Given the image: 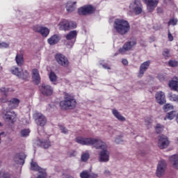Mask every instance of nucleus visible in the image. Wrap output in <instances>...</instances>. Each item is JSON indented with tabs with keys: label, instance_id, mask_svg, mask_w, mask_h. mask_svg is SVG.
<instances>
[{
	"label": "nucleus",
	"instance_id": "36",
	"mask_svg": "<svg viewBox=\"0 0 178 178\" xmlns=\"http://www.w3.org/2000/svg\"><path fill=\"white\" fill-rule=\"evenodd\" d=\"M163 129H165V127L161 124H157L155 127V130L158 134L162 133V131H163Z\"/></svg>",
	"mask_w": 178,
	"mask_h": 178
},
{
	"label": "nucleus",
	"instance_id": "43",
	"mask_svg": "<svg viewBox=\"0 0 178 178\" xmlns=\"http://www.w3.org/2000/svg\"><path fill=\"white\" fill-rule=\"evenodd\" d=\"M163 111H165V112H168V111H170V109H173V106H172V104H167L163 106Z\"/></svg>",
	"mask_w": 178,
	"mask_h": 178
},
{
	"label": "nucleus",
	"instance_id": "2",
	"mask_svg": "<svg viewBox=\"0 0 178 178\" xmlns=\"http://www.w3.org/2000/svg\"><path fill=\"white\" fill-rule=\"evenodd\" d=\"M113 29L120 35H126L130 31V24L127 20L116 19L113 23Z\"/></svg>",
	"mask_w": 178,
	"mask_h": 178
},
{
	"label": "nucleus",
	"instance_id": "28",
	"mask_svg": "<svg viewBox=\"0 0 178 178\" xmlns=\"http://www.w3.org/2000/svg\"><path fill=\"white\" fill-rule=\"evenodd\" d=\"M9 91V89L6 88H1L0 89V92H1V95H3V97L1 99V102L5 103L8 102V92Z\"/></svg>",
	"mask_w": 178,
	"mask_h": 178
},
{
	"label": "nucleus",
	"instance_id": "32",
	"mask_svg": "<svg viewBox=\"0 0 178 178\" xmlns=\"http://www.w3.org/2000/svg\"><path fill=\"white\" fill-rule=\"evenodd\" d=\"M31 170H35L36 172H41V170H42V168H40L37 163L34 162L32 159L31 163Z\"/></svg>",
	"mask_w": 178,
	"mask_h": 178
},
{
	"label": "nucleus",
	"instance_id": "3",
	"mask_svg": "<svg viewBox=\"0 0 178 178\" xmlns=\"http://www.w3.org/2000/svg\"><path fill=\"white\" fill-rule=\"evenodd\" d=\"M77 105L76 99L72 95L65 93L64 95V100L60 102V106L61 109H74Z\"/></svg>",
	"mask_w": 178,
	"mask_h": 178
},
{
	"label": "nucleus",
	"instance_id": "22",
	"mask_svg": "<svg viewBox=\"0 0 178 178\" xmlns=\"http://www.w3.org/2000/svg\"><path fill=\"white\" fill-rule=\"evenodd\" d=\"M77 3V2L76 1H69L67 2V5H66V10L67 12H74V10H76V4Z\"/></svg>",
	"mask_w": 178,
	"mask_h": 178
},
{
	"label": "nucleus",
	"instance_id": "21",
	"mask_svg": "<svg viewBox=\"0 0 178 178\" xmlns=\"http://www.w3.org/2000/svg\"><path fill=\"white\" fill-rule=\"evenodd\" d=\"M25 158L26 154H24V153H21L15 156L14 161L17 165H24Z\"/></svg>",
	"mask_w": 178,
	"mask_h": 178
},
{
	"label": "nucleus",
	"instance_id": "42",
	"mask_svg": "<svg viewBox=\"0 0 178 178\" xmlns=\"http://www.w3.org/2000/svg\"><path fill=\"white\" fill-rule=\"evenodd\" d=\"M37 178H47V172L45 170H41V171L39 172Z\"/></svg>",
	"mask_w": 178,
	"mask_h": 178
},
{
	"label": "nucleus",
	"instance_id": "47",
	"mask_svg": "<svg viewBox=\"0 0 178 178\" xmlns=\"http://www.w3.org/2000/svg\"><path fill=\"white\" fill-rule=\"evenodd\" d=\"M114 141L116 144H121V143H123V139L122 138V136H117L115 138Z\"/></svg>",
	"mask_w": 178,
	"mask_h": 178
},
{
	"label": "nucleus",
	"instance_id": "41",
	"mask_svg": "<svg viewBox=\"0 0 178 178\" xmlns=\"http://www.w3.org/2000/svg\"><path fill=\"white\" fill-rule=\"evenodd\" d=\"M168 97H169L170 101H173L174 102H178V95H177L169 94Z\"/></svg>",
	"mask_w": 178,
	"mask_h": 178
},
{
	"label": "nucleus",
	"instance_id": "27",
	"mask_svg": "<svg viewBox=\"0 0 178 178\" xmlns=\"http://www.w3.org/2000/svg\"><path fill=\"white\" fill-rule=\"evenodd\" d=\"M168 86L171 90H174V91L178 92V79L175 78L172 81H170Z\"/></svg>",
	"mask_w": 178,
	"mask_h": 178
},
{
	"label": "nucleus",
	"instance_id": "4",
	"mask_svg": "<svg viewBox=\"0 0 178 178\" xmlns=\"http://www.w3.org/2000/svg\"><path fill=\"white\" fill-rule=\"evenodd\" d=\"M129 9V10L128 11V15L129 16H133V13H134L137 16L143 13L144 7L143 6L141 1L135 0L130 3Z\"/></svg>",
	"mask_w": 178,
	"mask_h": 178
},
{
	"label": "nucleus",
	"instance_id": "7",
	"mask_svg": "<svg viewBox=\"0 0 178 178\" xmlns=\"http://www.w3.org/2000/svg\"><path fill=\"white\" fill-rule=\"evenodd\" d=\"M59 30H64L66 31L72 29H76L77 24L74 22H69L67 19H61L58 24Z\"/></svg>",
	"mask_w": 178,
	"mask_h": 178
},
{
	"label": "nucleus",
	"instance_id": "20",
	"mask_svg": "<svg viewBox=\"0 0 178 178\" xmlns=\"http://www.w3.org/2000/svg\"><path fill=\"white\" fill-rule=\"evenodd\" d=\"M60 41V35L58 34H54L51 38L47 39V42L49 44V45H56V44H58Z\"/></svg>",
	"mask_w": 178,
	"mask_h": 178
},
{
	"label": "nucleus",
	"instance_id": "35",
	"mask_svg": "<svg viewBox=\"0 0 178 178\" xmlns=\"http://www.w3.org/2000/svg\"><path fill=\"white\" fill-rule=\"evenodd\" d=\"M11 72L13 74H15V76H17V77H19L22 71L19 70V68L17 67H14L11 70Z\"/></svg>",
	"mask_w": 178,
	"mask_h": 178
},
{
	"label": "nucleus",
	"instance_id": "33",
	"mask_svg": "<svg viewBox=\"0 0 178 178\" xmlns=\"http://www.w3.org/2000/svg\"><path fill=\"white\" fill-rule=\"evenodd\" d=\"M49 77L50 79V81L53 83V84H56V80H58V77L56 76V74L54 72H51L49 74Z\"/></svg>",
	"mask_w": 178,
	"mask_h": 178
},
{
	"label": "nucleus",
	"instance_id": "34",
	"mask_svg": "<svg viewBox=\"0 0 178 178\" xmlns=\"http://www.w3.org/2000/svg\"><path fill=\"white\" fill-rule=\"evenodd\" d=\"M151 123H152V120L150 117H147L145 118V124L147 129H150Z\"/></svg>",
	"mask_w": 178,
	"mask_h": 178
},
{
	"label": "nucleus",
	"instance_id": "29",
	"mask_svg": "<svg viewBox=\"0 0 178 178\" xmlns=\"http://www.w3.org/2000/svg\"><path fill=\"white\" fill-rule=\"evenodd\" d=\"M112 113H113V116H115V118H116V119H118V120H120V122L126 121V118L124 116H122V114H120V113H119V111H118V110L113 109Z\"/></svg>",
	"mask_w": 178,
	"mask_h": 178
},
{
	"label": "nucleus",
	"instance_id": "16",
	"mask_svg": "<svg viewBox=\"0 0 178 178\" xmlns=\"http://www.w3.org/2000/svg\"><path fill=\"white\" fill-rule=\"evenodd\" d=\"M143 1L146 3L149 12L155 10V8L158 6V3H159V0H143Z\"/></svg>",
	"mask_w": 178,
	"mask_h": 178
},
{
	"label": "nucleus",
	"instance_id": "23",
	"mask_svg": "<svg viewBox=\"0 0 178 178\" xmlns=\"http://www.w3.org/2000/svg\"><path fill=\"white\" fill-rule=\"evenodd\" d=\"M80 177L81 178H98V174L90 173L88 172V171L85 170L81 172Z\"/></svg>",
	"mask_w": 178,
	"mask_h": 178
},
{
	"label": "nucleus",
	"instance_id": "38",
	"mask_svg": "<svg viewBox=\"0 0 178 178\" xmlns=\"http://www.w3.org/2000/svg\"><path fill=\"white\" fill-rule=\"evenodd\" d=\"M29 76V72L27 70H24L21 74H19V79H23L24 80L27 79Z\"/></svg>",
	"mask_w": 178,
	"mask_h": 178
},
{
	"label": "nucleus",
	"instance_id": "52",
	"mask_svg": "<svg viewBox=\"0 0 178 178\" xmlns=\"http://www.w3.org/2000/svg\"><path fill=\"white\" fill-rule=\"evenodd\" d=\"M104 175H105L106 176V177H109V176H111V171H109L108 170H105L104 172Z\"/></svg>",
	"mask_w": 178,
	"mask_h": 178
},
{
	"label": "nucleus",
	"instance_id": "15",
	"mask_svg": "<svg viewBox=\"0 0 178 178\" xmlns=\"http://www.w3.org/2000/svg\"><path fill=\"white\" fill-rule=\"evenodd\" d=\"M149 66H151V60H147L143 62L140 65L138 77H140V79H141V77H143L145 74V72H147L148 69H149Z\"/></svg>",
	"mask_w": 178,
	"mask_h": 178
},
{
	"label": "nucleus",
	"instance_id": "31",
	"mask_svg": "<svg viewBox=\"0 0 178 178\" xmlns=\"http://www.w3.org/2000/svg\"><path fill=\"white\" fill-rule=\"evenodd\" d=\"M177 115V113L175 111H170L169 113H167L165 117L164 118V120H173L175 118H176V115Z\"/></svg>",
	"mask_w": 178,
	"mask_h": 178
},
{
	"label": "nucleus",
	"instance_id": "8",
	"mask_svg": "<svg viewBox=\"0 0 178 178\" xmlns=\"http://www.w3.org/2000/svg\"><path fill=\"white\" fill-rule=\"evenodd\" d=\"M33 119L38 126L40 127H44L47 124V118L42 113L39 112H35L33 113Z\"/></svg>",
	"mask_w": 178,
	"mask_h": 178
},
{
	"label": "nucleus",
	"instance_id": "53",
	"mask_svg": "<svg viewBox=\"0 0 178 178\" xmlns=\"http://www.w3.org/2000/svg\"><path fill=\"white\" fill-rule=\"evenodd\" d=\"M168 37L169 41H173V35H172V33H170V31H168Z\"/></svg>",
	"mask_w": 178,
	"mask_h": 178
},
{
	"label": "nucleus",
	"instance_id": "59",
	"mask_svg": "<svg viewBox=\"0 0 178 178\" xmlns=\"http://www.w3.org/2000/svg\"><path fill=\"white\" fill-rule=\"evenodd\" d=\"M0 126H1V123H0Z\"/></svg>",
	"mask_w": 178,
	"mask_h": 178
},
{
	"label": "nucleus",
	"instance_id": "6",
	"mask_svg": "<svg viewBox=\"0 0 178 178\" xmlns=\"http://www.w3.org/2000/svg\"><path fill=\"white\" fill-rule=\"evenodd\" d=\"M38 131L42 137V139H40L38 141V145H40V147H42V148L44 149L51 147V142L49 141V140H48V138H49V136L47 135V134H45L44 131H40V129H38Z\"/></svg>",
	"mask_w": 178,
	"mask_h": 178
},
{
	"label": "nucleus",
	"instance_id": "46",
	"mask_svg": "<svg viewBox=\"0 0 178 178\" xmlns=\"http://www.w3.org/2000/svg\"><path fill=\"white\" fill-rule=\"evenodd\" d=\"M0 178H12L8 173H5L4 172H0Z\"/></svg>",
	"mask_w": 178,
	"mask_h": 178
},
{
	"label": "nucleus",
	"instance_id": "17",
	"mask_svg": "<svg viewBox=\"0 0 178 178\" xmlns=\"http://www.w3.org/2000/svg\"><path fill=\"white\" fill-rule=\"evenodd\" d=\"M159 148L161 149H164V148H168L169 146V140H168V137L165 136H161L159 138V142L157 144Z\"/></svg>",
	"mask_w": 178,
	"mask_h": 178
},
{
	"label": "nucleus",
	"instance_id": "49",
	"mask_svg": "<svg viewBox=\"0 0 178 178\" xmlns=\"http://www.w3.org/2000/svg\"><path fill=\"white\" fill-rule=\"evenodd\" d=\"M60 130L61 133H63V134H67V133H68L67 129H66V127H65L63 126L60 127Z\"/></svg>",
	"mask_w": 178,
	"mask_h": 178
},
{
	"label": "nucleus",
	"instance_id": "12",
	"mask_svg": "<svg viewBox=\"0 0 178 178\" xmlns=\"http://www.w3.org/2000/svg\"><path fill=\"white\" fill-rule=\"evenodd\" d=\"M55 59L57 63L60 65V66H63L64 67H67L69 66V60L63 54L59 53L56 54L55 55Z\"/></svg>",
	"mask_w": 178,
	"mask_h": 178
},
{
	"label": "nucleus",
	"instance_id": "14",
	"mask_svg": "<svg viewBox=\"0 0 178 178\" xmlns=\"http://www.w3.org/2000/svg\"><path fill=\"white\" fill-rule=\"evenodd\" d=\"M3 119H5L6 122H9L10 123H14L16 121V113L14 111H3Z\"/></svg>",
	"mask_w": 178,
	"mask_h": 178
},
{
	"label": "nucleus",
	"instance_id": "51",
	"mask_svg": "<svg viewBox=\"0 0 178 178\" xmlns=\"http://www.w3.org/2000/svg\"><path fill=\"white\" fill-rule=\"evenodd\" d=\"M70 158H73V156H76V155H77V153H76V152L74 151H72V152H70L69 154H68Z\"/></svg>",
	"mask_w": 178,
	"mask_h": 178
},
{
	"label": "nucleus",
	"instance_id": "10",
	"mask_svg": "<svg viewBox=\"0 0 178 178\" xmlns=\"http://www.w3.org/2000/svg\"><path fill=\"white\" fill-rule=\"evenodd\" d=\"M166 170V161L165 160H161L158 165L156 171V175L157 177H162L165 175V172Z\"/></svg>",
	"mask_w": 178,
	"mask_h": 178
},
{
	"label": "nucleus",
	"instance_id": "44",
	"mask_svg": "<svg viewBox=\"0 0 178 178\" xmlns=\"http://www.w3.org/2000/svg\"><path fill=\"white\" fill-rule=\"evenodd\" d=\"M30 134V129H23L21 131V135L22 137H27Z\"/></svg>",
	"mask_w": 178,
	"mask_h": 178
},
{
	"label": "nucleus",
	"instance_id": "24",
	"mask_svg": "<svg viewBox=\"0 0 178 178\" xmlns=\"http://www.w3.org/2000/svg\"><path fill=\"white\" fill-rule=\"evenodd\" d=\"M20 104V100L17 98H13L8 102V106L11 109H15V108H17L19 106V104Z\"/></svg>",
	"mask_w": 178,
	"mask_h": 178
},
{
	"label": "nucleus",
	"instance_id": "13",
	"mask_svg": "<svg viewBox=\"0 0 178 178\" xmlns=\"http://www.w3.org/2000/svg\"><path fill=\"white\" fill-rule=\"evenodd\" d=\"M40 90L42 94L46 97H51L54 94V88L47 83H42L40 86Z\"/></svg>",
	"mask_w": 178,
	"mask_h": 178
},
{
	"label": "nucleus",
	"instance_id": "11",
	"mask_svg": "<svg viewBox=\"0 0 178 178\" xmlns=\"http://www.w3.org/2000/svg\"><path fill=\"white\" fill-rule=\"evenodd\" d=\"M33 30L35 31V33H39V34H41V35L44 38L48 37L49 35V29L45 26L35 25L33 28Z\"/></svg>",
	"mask_w": 178,
	"mask_h": 178
},
{
	"label": "nucleus",
	"instance_id": "1",
	"mask_svg": "<svg viewBox=\"0 0 178 178\" xmlns=\"http://www.w3.org/2000/svg\"><path fill=\"white\" fill-rule=\"evenodd\" d=\"M76 141L81 145H92L96 149H102L99 153V162H109L108 145L101 139L79 136L76 138Z\"/></svg>",
	"mask_w": 178,
	"mask_h": 178
},
{
	"label": "nucleus",
	"instance_id": "26",
	"mask_svg": "<svg viewBox=\"0 0 178 178\" xmlns=\"http://www.w3.org/2000/svg\"><path fill=\"white\" fill-rule=\"evenodd\" d=\"M170 163L175 169H178V155L174 154L169 158Z\"/></svg>",
	"mask_w": 178,
	"mask_h": 178
},
{
	"label": "nucleus",
	"instance_id": "40",
	"mask_svg": "<svg viewBox=\"0 0 178 178\" xmlns=\"http://www.w3.org/2000/svg\"><path fill=\"white\" fill-rule=\"evenodd\" d=\"M99 65L104 67V69H107L108 70H111V67L107 63H105V61L104 60H99Z\"/></svg>",
	"mask_w": 178,
	"mask_h": 178
},
{
	"label": "nucleus",
	"instance_id": "37",
	"mask_svg": "<svg viewBox=\"0 0 178 178\" xmlns=\"http://www.w3.org/2000/svg\"><path fill=\"white\" fill-rule=\"evenodd\" d=\"M90 159V154L88 152L83 153L81 155V161L82 162H87Z\"/></svg>",
	"mask_w": 178,
	"mask_h": 178
},
{
	"label": "nucleus",
	"instance_id": "19",
	"mask_svg": "<svg viewBox=\"0 0 178 178\" xmlns=\"http://www.w3.org/2000/svg\"><path fill=\"white\" fill-rule=\"evenodd\" d=\"M156 101L159 105L166 104V99H165V93L162 91H159L155 95Z\"/></svg>",
	"mask_w": 178,
	"mask_h": 178
},
{
	"label": "nucleus",
	"instance_id": "30",
	"mask_svg": "<svg viewBox=\"0 0 178 178\" xmlns=\"http://www.w3.org/2000/svg\"><path fill=\"white\" fill-rule=\"evenodd\" d=\"M15 61L17 66H23V65H24V58H23V54H17Z\"/></svg>",
	"mask_w": 178,
	"mask_h": 178
},
{
	"label": "nucleus",
	"instance_id": "45",
	"mask_svg": "<svg viewBox=\"0 0 178 178\" xmlns=\"http://www.w3.org/2000/svg\"><path fill=\"white\" fill-rule=\"evenodd\" d=\"M163 56H164V58L165 59H168V58H169V56H170V54H169V50L168 49H165L163 50Z\"/></svg>",
	"mask_w": 178,
	"mask_h": 178
},
{
	"label": "nucleus",
	"instance_id": "50",
	"mask_svg": "<svg viewBox=\"0 0 178 178\" xmlns=\"http://www.w3.org/2000/svg\"><path fill=\"white\" fill-rule=\"evenodd\" d=\"M8 47H9V44L6 42L0 43V48H8Z\"/></svg>",
	"mask_w": 178,
	"mask_h": 178
},
{
	"label": "nucleus",
	"instance_id": "9",
	"mask_svg": "<svg viewBox=\"0 0 178 178\" xmlns=\"http://www.w3.org/2000/svg\"><path fill=\"white\" fill-rule=\"evenodd\" d=\"M137 45V41L136 40L132 39L124 44L122 48L119 49V53L122 54H124L127 52V51H131L133 47Z\"/></svg>",
	"mask_w": 178,
	"mask_h": 178
},
{
	"label": "nucleus",
	"instance_id": "39",
	"mask_svg": "<svg viewBox=\"0 0 178 178\" xmlns=\"http://www.w3.org/2000/svg\"><path fill=\"white\" fill-rule=\"evenodd\" d=\"M178 23V19L177 18H172L169 20L168 25V26H176Z\"/></svg>",
	"mask_w": 178,
	"mask_h": 178
},
{
	"label": "nucleus",
	"instance_id": "57",
	"mask_svg": "<svg viewBox=\"0 0 178 178\" xmlns=\"http://www.w3.org/2000/svg\"><path fill=\"white\" fill-rule=\"evenodd\" d=\"M177 144H178V138H177Z\"/></svg>",
	"mask_w": 178,
	"mask_h": 178
},
{
	"label": "nucleus",
	"instance_id": "25",
	"mask_svg": "<svg viewBox=\"0 0 178 178\" xmlns=\"http://www.w3.org/2000/svg\"><path fill=\"white\" fill-rule=\"evenodd\" d=\"M33 79L35 83V84H40V80H41V77H40V72H38V70L34 69L32 70Z\"/></svg>",
	"mask_w": 178,
	"mask_h": 178
},
{
	"label": "nucleus",
	"instance_id": "54",
	"mask_svg": "<svg viewBox=\"0 0 178 178\" xmlns=\"http://www.w3.org/2000/svg\"><path fill=\"white\" fill-rule=\"evenodd\" d=\"M122 63L126 66L127 65H129V61H127V59H122Z\"/></svg>",
	"mask_w": 178,
	"mask_h": 178
},
{
	"label": "nucleus",
	"instance_id": "48",
	"mask_svg": "<svg viewBox=\"0 0 178 178\" xmlns=\"http://www.w3.org/2000/svg\"><path fill=\"white\" fill-rule=\"evenodd\" d=\"M178 63L176 60H170L169 61V66H171V67H176L177 66Z\"/></svg>",
	"mask_w": 178,
	"mask_h": 178
},
{
	"label": "nucleus",
	"instance_id": "5",
	"mask_svg": "<svg viewBox=\"0 0 178 178\" xmlns=\"http://www.w3.org/2000/svg\"><path fill=\"white\" fill-rule=\"evenodd\" d=\"M76 37L77 31H72L65 35L66 40H65L64 44L66 45L67 48L69 49H72V48H73V45H74V42H76Z\"/></svg>",
	"mask_w": 178,
	"mask_h": 178
},
{
	"label": "nucleus",
	"instance_id": "56",
	"mask_svg": "<svg viewBox=\"0 0 178 178\" xmlns=\"http://www.w3.org/2000/svg\"><path fill=\"white\" fill-rule=\"evenodd\" d=\"M29 123H30V120H28L26 121V124H29Z\"/></svg>",
	"mask_w": 178,
	"mask_h": 178
},
{
	"label": "nucleus",
	"instance_id": "58",
	"mask_svg": "<svg viewBox=\"0 0 178 178\" xmlns=\"http://www.w3.org/2000/svg\"><path fill=\"white\" fill-rule=\"evenodd\" d=\"M0 166H1V163H0Z\"/></svg>",
	"mask_w": 178,
	"mask_h": 178
},
{
	"label": "nucleus",
	"instance_id": "55",
	"mask_svg": "<svg viewBox=\"0 0 178 178\" xmlns=\"http://www.w3.org/2000/svg\"><path fill=\"white\" fill-rule=\"evenodd\" d=\"M175 122L177 123L178 124V113H177V115H175Z\"/></svg>",
	"mask_w": 178,
	"mask_h": 178
},
{
	"label": "nucleus",
	"instance_id": "18",
	"mask_svg": "<svg viewBox=\"0 0 178 178\" xmlns=\"http://www.w3.org/2000/svg\"><path fill=\"white\" fill-rule=\"evenodd\" d=\"M94 12V8L92 6H85L79 8L78 13L79 15H90Z\"/></svg>",
	"mask_w": 178,
	"mask_h": 178
}]
</instances>
